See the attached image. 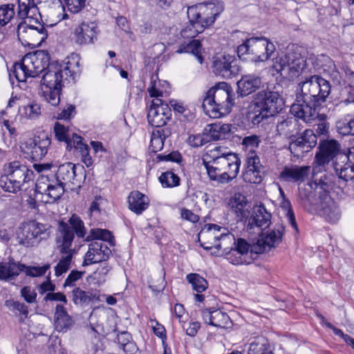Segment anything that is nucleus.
<instances>
[{"label": "nucleus", "instance_id": "obj_44", "mask_svg": "<svg viewBox=\"0 0 354 354\" xmlns=\"http://www.w3.org/2000/svg\"><path fill=\"white\" fill-rule=\"evenodd\" d=\"M295 51L289 50L285 55L277 57L274 68L277 72H284L286 75H288L289 68H290L291 64H292V61H294Z\"/></svg>", "mask_w": 354, "mask_h": 354}, {"label": "nucleus", "instance_id": "obj_59", "mask_svg": "<svg viewBox=\"0 0 354 354\" xmlns=\"http://www.w3.org/2000/svg\"><path fill=\"white\" fill-rule=\"evenodd\" d=\"M233 245H234V252L236 254H241L243 256L246 257L248 255V251L250 250L252 252V245H250V243H248L245 239L242 238H239L236 241L235 240L233 243Z\"/></svg>", "mask_w": 354, "mask_h": 354}, {"label": "nucleus", "instance_id": "obj_53", "mask_svg": "<svg viewBox=\"0 0 354 354\" xmlns=\"http://www.w3.org/2000/svg\"><path fill=\"white\" fill-rule=\"evenodd\" d=\"M160 183L163 187H175L180 185V178L171 171H167L162 173L158 178Z\"/></svg>", "mask_w": 354, "mask_h": 354}, {"label": "nucleus", "instance_id": "obj_25", "mask_svg": "<svg viewBox=\"0 0 354 354\" xmlns=\"http://www.w3.org/2000/svg\"><path fill=\"white\" fill-rule=\"evenodd\" d=\"M17 16L21 19H28V22H38L41 15L35 0H18Z\"/></svg>", "mask_w": 354, "mask_h": 354}, {"label": "nucleus", "instance_id": "obj_17", "mask_svg": "<svg viewBox=\"0 0 354 354\" xmlns=\"http://www.w3.org/2000/svg\"><path fill=\"white\" fill-rule=\"evenodd\" d=\"M300 91L297 93L295 103L290 107V112L296 118L303 120L306 123H311L316 119L317 107L314 102H308L303 97Z\"/></svg>", "mask_w": 354, "mask_h": 354}, {"label": "nucleus", "instance_id": "obj_48", "mask_svg": "<svg viewBox=\"0 0 354 354\" xmlns=\"http://www.w3.org/2000/svg\"><path fill=\"white\" fill-rule=\"evenodd\" d=\"M222 230L223 232L226 230L225 228H223L216 224L206 225L205 229L200 232L199 238L201 236L203 238H213V243H216L221 236H223V232H221ZM199 241H201L200 239Z\"/></svg>", "mask_w": 354, "mask_h": 354}, {"label": "nucleus", "instance_id": "obj_9", "mask_svg": "<svg viewBox=\"0 0 354 354\" xmlns=\"http://www.w3.org/2000/svg\"><path fill=\"white\" fill-rule=\"evenodd\" d=\"M49 227L35 220L21 223L17 230L19 243L26 247H32L48 236Z\"/></svg>", "mask_w": 354, "mask_h": 354}, {"label": "nucleus", "instance_id": "obj_10", "mask_svg": "<svg viewBox=\"0 0 354 354\" xmlns=\"http://www.w3.org/2000/svg\"><path fill=\"white\" fill-rule=\"evenodd\" d=\"M223 10L224 5L222 1H213L190 6L187 8V13L188 19H192V21L198 20L205 28L214 23Z\"/></svg>", "mask_w": 354, "mask_h": 354}, {"label": "nucleus", "instance_id": "obj_5", "mask_svg": "<svg viewBox=\"0 0 354 354\" xmlns=\"http://www.w3.org/2000/svg\"><path fill=\"white\" fill-rule=\"evenodd\" d=\"M318 149L315 157V165L313 168V182H315V178H318L317 176L319 173L325 171L326 165L330 161H332L333 167L337 175L339 168L341 166V162L338 160L337 156L343 154V152L341 151L339 143L335 140H321Z\"/></svg>", "mask_w": 354, "mask_h": 354}, {"label": "nucleus", "instance_id": "obj_41", "mask_svg": "<svg viewBox=\"0 0 354 354\" xmlns=\"http://www.w3.org/2000/svg\"><path fill=\"white\" fill-rule=\"evenodd\" d=\"M248 354H273L267 339L260 337L250 344Z\"/></svg>", "mask_w": 354, "mask_h": 354}, {"label": "nucleus", "instance_id": "obj_36", "mask_svg": "<svg viewBox=\"0 0 354 354\" xmlns=\"http://www.w3.org/2000/svg\"><path fill=\"white\" fill-rule=\"evenodd\" d=\"M337 132L343 136H354V111L346 113L339 119L335 124Z\"/></svg>", "mask_w": 354, "mask_h": 354}, {"label": "nucleus", "instance_id": "obj_12", "mask_svg": "<svg viewBox=\"0 0 354 354\" xmlns=\"http://www.w3.org/2000/svg\"><path fill=\"white\" fill-rule=\"evenodd\" d=\"M17 36L22 44L37 47L47 39L48 32L44 25L38 20L37 23L25 22L19 24Z\"/></svg>", "mask_w": 354, "mask_h": 354}, {"label": "nucleus", "instance_id": "obj_28", "mask_svg": "<svg viewBox=\"0 0 354 354\" xmlns=\"http://www.w3.org/2000/svg\"><path fill=\"white\" fill-rule=\"evenodd\" d=\"M202 317L205 323L218 328H227L230 323L227 314L219 309H204Z\"/></svg>", "mask_w": 354, "mask_h": 354}, {"label": "nucleus", "instance_id": "obj_37", "mask_svg": "<svg viewBox=\"0 0 354 354\" xmlns=\"http://www.w3.org/2000/svg\"><path fill=\"white\" fill-rule=\"evenodd\" d=\"M15 5L12 3L3 4L0 6V41L4 37L2 28L8 24L15 15Z\"/></svg>", "mask_w": 354, "mask_h": 354}, {"label": "nucleus", "instance_id": "obj_58", "mask_svg": "<svg viewBox=\"0 0 354 354\" xmlns=\"http://www.w3.org/2000/svg\"><path fill=\"white\" fill-rule=\"evenodd\" d=\"M227 260L234 265L250 264V261L247 259V257L242 254L234 252L233 248H231L228 252L225 253Z\"/></svg>", "mask_w": 354, "mask_h": 354}, {"label": "nucleus", "instance_id": "obj_60", "mask_svg": "<svg viewBox=\"0 0 354 354\" xmlns=\"http://www.w3.org/2000/svg\"><path fill=\"white\" fill-rule=\"evenodd\" d=\"M54 132L55 138L60 142H65L68 145L71 141L68 136V129L63 124L56 122L54 127Z\"/></svg>", "mask_w": 354, "mask_h": 354}, {"label": "nucleus", "instance_id": "obj_47", "mask_svg": "<svg viewBox=\"0 0 354 354\" xmlns=\"http://www.w3.org/2000/svg\"><path fill=\"white\" fill-rule=\"evenodd\" d=\"M205 166L207 175L211 180L216 181L218 184H227L229 176L225 173L222 174L221 169L216 167L212 162H203Z\"/></svg>", "mask_w": 354, "mask_h": 354}, {"label": "nucleus", "instance_id": "obj_21", "mask_svg": "<svg viewBox=\"0 0 354 354\" xmlns=\"http://www.w3.org/2000/svg\"><path fill=\"white\" fill-rule=\"evenodd\" d=\"M111 250L102 241H93L88 245V250L84 256L83 266L106 261L111 255Z\"/></svg>", "mask_w": 354, "mask_h": 354}, {"label": "nucleus", "instance_id": "obj_63", "mask_svg": "<svg viewBox=\"0 0 354 354\" xmlns=\"http://www.w3.org/2000/svg\"><path fill=\"white\" fill-rule=\"evenodd\" d=\"M205 132L208 138V142L210 141H216L224 138L223 136V133H221L218 131L217 127H216V123L209 125L208 128L205 129Z\"/></svg>", "mask_w": 354, "mask_h": 354}, {"label": "nucleus", "instance_id": "obj_54", "mask_svg": "<svg viewBox=\"0 0 354 354\" xmlns=\"http://www.w3.org/2000/svg\"><path fill=\"white\" fill-rule=\"evenodd\" d=\"M55 180L53 175H51V176L43 174L39 175L35 184V192L37 194L43 196L46 192V190H48L50 184L55 183Z\"/></svg>", "mask_w": 354, "mask_h": 354}, {"label": "nucleus", "instance_id": "obj_23", "mask_svg": "<svg viewBox=\"0 0 354 354\" xmlns=\"http://www.w3.org/2000/svg\"><path fill=\"white\" fill-rule=\"evenodd\" d=\"M98 27L93 21H83L75 28L73 39L78 45L93 44L97 39Z\"/></svg>", "mask_w": 354, "mask_h": 354}, {"label": "nucleus", "instance_id": "obj_11", "mask_svg": "<svg viewBox=\"0 0 354 354\" xmlns=\"http://www.w3.org/2000/svg\"><path fill=\"white\" fill-rule=\"evenodd\" d=\"M50 268L49 263L43 266H27L9 258L8 262H0V280L8 281L15 279L20 272H24L27 276L32 277L44 275Z\"/></svg>", "mask_w": 354, "mask_h": 354}, {"label": "nucleus", "instance_id": "obj_15", "mask_svg": "<svg viewBox=\"0 0 354 354\" xmlns=\"http://www.w3.org/2000/svg\"><path fill=\"white\" fill-rule=\"evenodd\" d=\"M254 104L274 116L282 111L284 102L278 92L262 90L253 96Z\"/></svg>", "mask_w": 354, "mask_h": 354}, {"label": "nucleus", "instance_id": "obj_29", "mask_svg": "<svg viewBox=\"0 0 354 354\" xmlns=\"http://www.w3.org/2000/svg\"><path fill=\"white\" fill-rule=\"evenodd\" d=\"M309 171L310 167L308 166H286L280 173L279 178L287 182H303L308 176Z\"/></svg>", "mask_w": 354, "mask_h": 354}, {"label": "nucleus", "instance_id": "obj_13", "mask_svg": "<svg viewBox=\"0 0 354 354\" xmlns=\"http://www.w3.org/2000/svg\"><path fill=\"white\" fill-rule=\"evenodd\" d=\"M86 172L82 165L66 162L59 166L54 178L56 182L64 186L71 185L74 187L80 188L86 180Z\"/></svg>", "mask_w": 354, "mask_h": 354}, {"label": "nucleus", "instance_id": "obj_56", "mask_svg": "<svg viewBox=\"0 0 354 354\" xmlns=\"http://www.w3.org/2000/svg\"><path fill=\"white\" fill-rule=\"evenodd\" d=\"M20 111H23L28 118L35 119L41 114V106L37 102L32 101L26 106H24Z\"/></svg>", "mask_w": 354, "mask_h": 354}, {"label": "nucleus", "instance_id": "obj_62", "mask_svg": "<svg viewBox=\"0 0 354 354\" xmlns=\"http://www.w3.org/2000/svg\"><path fill=\"white\" fill-rule=\"evenodd\" d=\"M313 185H308L307 187H299V198L308 203L309 205H315V203L313 201V193L312 192Z\"/></svg>", "mask_w": 354, "mask_h": 354}, {"label": "nucleus", "instance_id": "obj_35", "mask_svg": "<svg viewBox=\"0 0 354 354\" xmlns=\"http://www.w3.org/2000/svg\"><path fill=\"white\" fill-rule=\"evenodd\" d=\"M73 324V320L68 314L66 308L62 304H57L55 307V326L59 332H65L70 329Z\"/></svg>", "mask_w": 354, "mask_h": 354}, {"label": "nucleus", "instance_id": "obj_51", "mask_svg": "<svg viewBox=\"0 0 354 354\" xmlns=\"http://www.w3.org/2000/svg\"><path fill=\"white\" fill-rule=\"evenodd\" d=\"M319 61L322 63L324 71L327 72L332 78L338 80L340 77L339 73L334 61L328 55H321Z\"/></svg>", "mask_w": 354, "mask_h": 354}, {"label": "nucleus", "instance_id": "obj_16", "mask_svg": "<svg viewBox=\"0 0 354 354\" xmlns=\"http://www.w3.org/2000/svg\"><path fill=\"white\" fill-rule=\"evenodd\" d=\"M171 116V109L167 103L159 98L152 101L147 114L149 124L156 128L162 127Z\"/></svg>", "mask_w": 354, "mask_h": 354}, {"label": "nucleus", "instance_id": "obj_55", "mask_svg": "<svg viewBox=\"0 0 354 354\" xmlns=\"http://www.w3.org/2000/svg\"><path fill=\"white\" fill-rule=\"evenodd\" d=\"M228 153L225 151L224 149L221 146L214 147L213 149H209L204 155L203 162H212L218 159L225 157Z\"/></svg>", "mask_w": 354, "mask_h": 354}, {"label": "nucleus", "instance_id": "obj_32", "mask_svg": "<svg viewBox=\"0 0 354 354\" xmlns=\"http://www.w3.org/2000/svg\"><path fill=\"white\" fill-rule=\"evenodd\" d=\"M241 162V159L239 158L238 155L234 153L229 152L228 154L224 157L223 162L221 163L223 165L222 174L225 173V174L229 176L227 183H229L237 176L239 172Z\"/></svg>", "mask_w": 354, "mask_h": 354}, {"label": "nucleus", "instance_id": "obj_20", "mask_svg": "<svg viewBox=\"0 0 354 354\" xmlns=\"http://www.w3.org/2000/svg\"><path fill=\"white\" fill-rule=\"evenodd\" d=\"M317 136L310 129H306L298 138L290 142L288 149L297 158L303 156L317 144Z\"/></svg>", "mask_w": 354, "mask_h": 354}, {"label": "nucleus", "instance_id": "obj_43", "mask_svg": "<svg viewBox=\"0 0 354 354\" xmlns=\"http://www.w3.org/2000/svg\"><path fill=\"white\" fill-rule=\"evenodd\" d=\"M234 241L235 238L233 234L229 232H223V236H221V238L216 243L209 242L210 245H205V244H201V247H203L206 250H209L213 248L216 249H223V254H225L226 252H228V250H230L231 248L229 247V245H231L232 243H234Z\"/></svg>", "mask_w": 354, "mask_h": 354}, {"label": "nucleus", "instance_id": "obj_31", "mask_svg": "<svg viewBox=\"0 0 354 354\" xmlns=\"http://www.w3.org/2000/svg\"><path fill=\"white\" fill-rule=\"evenodd\" d=\"M71 295L73 303L81 307L87 306L93 301H100V293L97 290L85 291L76 287L72 290Z\"/></svg>", "mask_w": 354, "mask_h": 354}, {"label": "nucleus", "instance_id": "obj_64", "mask_svg": "<svg viewBox=\"0 0 354 354\" xmlns=\"http://www.w3.org/2000/svg\"><path fill=\"white\" fill-rule=\"evenodd\" d=\"M281 207L284 209L286 212V217L291 226L297 232L298 227L295 221L293 209L292 208L290 202L289 201H283L281 203Z\"/></svg>", "mask_w": 354, "mask_h": 354}, {"label": "nucleus", "instance_id": "obj_30", "mask_svg": "<svg viewBox=\"0 0 354 354\" xmlns=\"http://www.w3.org/2000/svg\"><path fill=\"white\" fill-rule=\"evenodd\" d=\"M300 126L301 124L296 118H287L278 122L277 131L279 136L292 139L299 134Z\"/></svg>", "mask_w": 354, "mask_h": 354}, {"label": "nucleus", "instance_id": "obj_34", "mask_svg": "<svg viewBox=\"0 0 354 354\" xmlns=\"http://www.w3.org/2000/svg\"><path fill=\"white\" fill-rule=\"evenodd\" d=\"M261 85V80L258 76L252 75H245L238 81V93L241 96H246L254 92Z\"/></svg>", "mask_w": 354, "mask_h": 354}, {"label": "nucleus", "instance_id": "obj_33", "mask_svg": "<svg viewBox=\"0 0 354 354\" xmlns=\"http://www.w3.org/2000/svg\"><path fill=\"white\" fill-rule=\"evenodd\" d=\"M129 209L140 215L146 210L149 205V198L139 191L131 192L128 197Z\"/></svg>", "mask_w": 354, "mask_h": 354}, {"label": "nucleus", "instance_id": "obj_14", "mask_svg": "<svg viewBox=\"0 0 354 354\" xmlns=\"http://www.w3.org/2000/svg\"><path fill=\"white\" fill-rule=\"evenodd\" d=\"M50 145V139L47 134L43 133L23 142L21 149L26 158L37 161L46 156Z\"/></svg>", "mask_w": 354, "mask_h": 354}, {"label": "nucleus", "instance_id": "obj_27", "mask_svg": "<svg viewBox=\"0 0 354 354\" xmlns=\"http://www.w3.org/2000/svg\"><path fill=\"white\" fill-rule=\"evenodd\" d=\"M341 162L337 176L339 178L348 181L354 178V147L348 150V153H343L337 156Z\"/></svg>", "mask_w": 354, "mask_h": 354}, {"label": "nucleus", "instance_id": "obj_22", "mask_svg": "<svg viewBox=\"0 0 354 354\" xmlns=\"http://www.w3.org/2000/svg\"><path fill=\"white\" fill-rule=\"evenodd\" d=\"M265 176V167L261 163L259 157L247 158L243 178L245 182L260 184Z\"/></svg>", "mask_w": 354, "mask_h": 354}, {"label": "nucleus", "instance_id": "obj_42", "mask_svg": "<svg viewBox=\"0 0 354 354\" xmlns=\"http://www.w3.org/2000/svg\"><path fill=\"white\" fill-rule=\"evenodd\" d=\"M93 239H98L100 240L99 241L102 242H107L110 246H115V238L111 232L106 229H91L86 241H89Z\"/></svg>", "mask_w": 354, "mask_h": 354}, {"label": "nucleus", "instance_id": "obj_52", "mask_svg": "<svg viewBox=\"0 0 354 354\" xmlns=\"http://www.w3.org/2000/svg\"><path fill=\"white\" fill-rule=\"evenodd\" d=\"M306 59L299 53L296 52L294 57V61L289 68L288 76L290 78H295L299 76V73L304 68Z\"/></svg>", "mask_w": 354, "mask_h": 354}, {"label": "nucleus", "instance_id": "obj_26", "mask_svg": "<svg viewBox=\"0 0 354 354\" xmlns=\"http://www.w3.org/2000/svg\"><path fill=\"white\" fill-rule=\"evenodd\" d=\"M271 214L268 212L263 204L254 206L250 216L248 218V226L250 228L257 227L266 228L271 223Z\"/></svg>", "mask_w": 354, "mask_h": 354}, {"label": "nucleus", "instance_id": "obj_24", "mask_svg": "<svg viewBox=\"0 0 354 354\" xmlns=\"http://www.w3.org/2000/svg\"><path fill=\"white\" fill-rule=\"evenodd\" d=\"M228 206L239 221H246L250 214L251 205L246 196L241 194H235L228 202Z\"/></svg>", "mask_w": 354, "mask_h": 354}, {"label": "nucleus", "instance_id": "obj_8", "mask_svg": "<svg viewBox=\"0 0 354 354\" xmlns=\"http://www.w3.org/2000/svg\"><path fill=\"white\" fill-rule=\"evenodd\" d=\"M6 180H1V187L8 192L16 193L21 186L34 178L33 171L19 161L9 163L5 169Z\"/></svg>", "mask_w": 354, "mask_h": 354}, {"label": "nucleus", "instance_id": "obj_50", "mask_svg": "<svg viewBox=\"0 0 354 354\" xmlns=\"http://www.w3.org/2000/svg\"><path fill=\"white\" fill-rule=\"evenodd\" d=\"M187 281L192 285L194 290L198 293L205 291L208 287L207 280L197 273H190L187 275Z\"/></svg>", "mask_w": 354, "mask_h": 354}, {"label": "nucleus", "instance_id": "obj_7", "mask_svg": "<svg viewBox=\"0 0 354 354\" xmlns=\"http://www.w3.org/2000/svg\"><path fill=\"white\" fill-rule=\"evenodd\" d=\"M303 93L301 97L306 101L314 102L315 104L321 106L326 102L331 92L329 81L318 75H310L298 84L297 91Z\"/></svg>", "mask_w": 354, "mask_h": 354}, {"label": "nucleus", "instance_id": "obj_18", "mask_svg": "<svg viewBox=\"0 0 354 354\" xmlns=\"http://www.w3.org/2000/svg\"><path fill=\"white\" fill-rule=\"evenodd\" d=\"M284 231L285 227L283 225H277L272 230L262 234L257 243L252 245V251L255 254H261L266 252L267 248L276 247L281 242Z\"/></svg>", "mask_w": 354, "mask_h": 354}, {"label": "nucleus", "instance_id": "obj_61", "mask_svg": "<svg viewBox=\"0 0 354 354\" xmlns=\"http://www.w3.org/2000/svg\"><path fill=\"white\" fill-rule=\"evenodd\" d=\"M189 145L198 148L208 142V138L204 131L203 133L190 135L187 140Z\"/></svg>", "mask_w": 354, "mask_h": 354}, {"label": "nucleus", "instance_id": "obj_39", "mask_svg": "<svg viewBox=\"0 0 354 354\" xmlns=\"http://www.w3.org/2000/svg\"><path fill=\"white\" fill-rule=\"evenodd\" d=\"M202 45L201 41L194 39L187 44H182L176 50L177 53H192L195 55L200 64L203 63V57L201 55Z\"/></svg>", "mask_w": 354, "mask_h": 354}, {"label": "nucleus", "instance_id": "obj_4", "mask_svg": "<svg viewBox=\"0 0 354 354\" xmlns=\"http://www.w3.org/2000/svg\"><path fill=\"white\" fill-rule=\"evenodd\" d=\"M276 50L273 43L264 37H252L246 39L237 47L239 58L250 59L255 63L270 59Z\"/></svg>", "mask_w": 354, "mask_h": 354}, {"label": "nucleus", "instance_id": "obj_1", "mask_svg": "<svg viewBox=\"0 0 354 354\" xmlns=\"http://www.w3.org/2000/svg\"><path fill=\"white\" fill-rule=\"evenodd\" d=\"M80 73L78 62L75 64L68 62L66 66L56 62L50 63L49 55L40 51L26 54L20 62L15 63L10 77L14 75L18 82H23L42 73L41 86L52 89L62 88L65 82H75Z\"/></svg>", "mask_w": 354, "mask_h": 354}, {"label": "nucleus", "instance_id": "obj_46", "mask_svg": "<svg viewBox=\"0 0 354 354\" xmlns=\"http://www.w3.org/2000/svg\"><path fill=\"white\" fill-rule=\"evenodd\" d=\"M260 142L259 136L256 135L246 136L243 139L242 146L246 153V158H250V156L254 157V156L259 157L255 149L259 147Z\"/></svg>", "mask_w": 354, "mask_h": 354}, {"label": "nucleus", "instance_id": "obj_3", "mask_svg": "<svg viewBox=\"0 0 354 354\" xmlns=\"http://www.w3.org/2000/svg\"><path fill=\"white\" fill-rule=\"evenodd\" d=\"M234 96L232 86L226 82H220L207 91L202 107L210 117H220L231 111L234 104Z\"/></svg>", "mask_w": 354, "mask_h": 354}, {"label": "nucleus", "instance_id": "obj_57", "mask_svg": "<svg viewBox=\"0 0 354 354\" xmlns=\"http://www.w3.org/2000/svg\"><path fill=\"white\" fill-rule=\"evenodd\" d=\"M62 88H48L44 91V96L46 102L52 106H56L59 104Z\"/></svg>", "mask_w": 354, "mask_h": 354}, {"label": "nucleus", "instance_id": "obj_6", "mask_svg": "<svg viewBox=\"0 0 354 354\" xmlns=\"http://www.w3.org/2000/svg\"><path fill=\"white\" fill-rule=\"evenodd\" d=\"M312 184L315 185V192L319 194L318 198L315 202V210L328 223H337L341 216L340 211L327 191L329 185L322 179V176L319 178H315V182H312Z\"/></svg>", "mask_w": 354, "mask_h": 354}, {"label": "nucleus", "instance_id": "obj_19", "mask_svg": "<svg viewBox=\"0 0 354 354\" xmlns=\"http://www.w3.org/2000/svg\"><path fill=\"white\" fill-rule=\"evenodd\" d=\"M212 68L216 75L224 79H231L237 75L241 71L237 61L230 55L216 57Z\"/></svg>", "mask_w": 354, "mask_h": 354}, {"label": "nucleus", "instance_id": "obj_49", "mask_svg": "<svg viewBox=\"0 0 354 354\" xmlns=\"http://www.w3.org/2000/svg\"><path fill=\"white\" fill-rule=\"evenodd\" d=\"M204 29L202 24L198 23V20L192 21V19H189V24L181 30L180 35L183 38L193 39L203 32Z\"/></svg>", "mask_w": 354, "mask_h": 354}, {"label": "nucleus", "instance_id": "obj_38", "mask_svg": "<svg viewBox=\"0 0 354 354\" xmlns=\"http://www.w3.org/2000/svg\"><path fill=\"white\" fill-rule=\"evenodd\" d=\"M65 186L59 182L50 184L46 192L42 196L41 200L45 203H54L59 199L65 192Z\"/></svg>", "mask_w": 354, "mask_h": 354}, {"label": "nucleus", "instance_id": "obj_40", "mask_svg": "<svg viewBox=\"0 0 354 354\" xmlns=\"http://www.w3.org/2000/svg\"><path fill=\"white\" fill-rule=\"evenodd\" d=\"M170 134L167 129H157L153 131L151 135L149 149L151 152L156 153L161 150L164 145V140Z\"/></svg>", "mask_w": 354, "mask_h": 354}, {"label": "nucleus", "instance_id": "obj_2", "mask_svg": "<svg viewBox=\"0 0 354 354\" xmlns=\"http://www.w3.org/2000/svg\"><path fill=\"white\" fill-rule=\"evenodd\" d=\"M86 231L84 222L76 214H73L68 219V223L59 222L57 243H58V249L62 254V256L55 267V274L56 277L62 276L71 267L73 256V250L71 248V246L75 238V234L78 238H84Z\"/></svg>", "mask_w": 354, "mask_h": 354}, {"label": "nucleus", "instance_id": "obj_45", "mask_svg": "<svg viewBox=\"0 0 354 354\" xmlns=\"http://www.w3.org/2000/svg\"><path fill=\"white\" fill-rule=\"evenodd\" d=\"M249 109L247 118L253 125H259L263 120L272 116L268 112L261 109V107H257L253 102H252Z\"/></svg>", "mask_w": 354, "mask_h": 354}]
</instances>
